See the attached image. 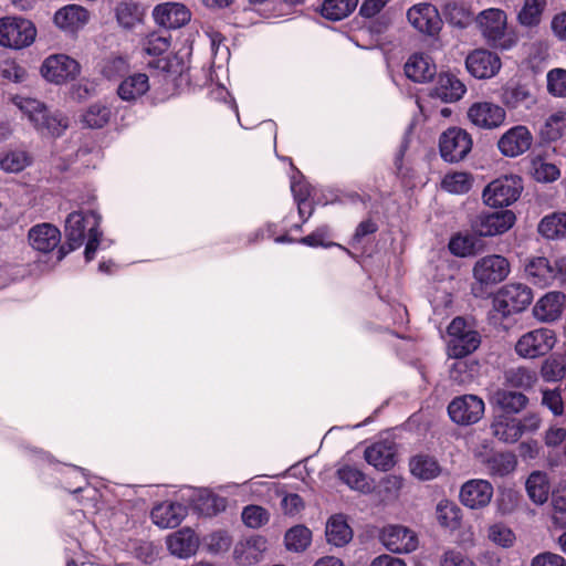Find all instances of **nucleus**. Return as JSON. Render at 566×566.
Here are the masks:
<instances>
[{"mask_svg":"<svg viewBox=\"0 0 566 566\" xmlns=\"http://www.w3.org/2000/svg\"><path fill=\"white\" fill-rule=\"evenodd\" d=\"M101 217L94 211H73L65 220L66 244L57 251V260L82 247L87 238L84 255L87 262L92 261L99 245L102 232L99 231Z\"/></svg>","mask_w":566,"mask_h":566,"instance_id":"1","label":"nucleus"},{"mask_svg":"<svg viewBox=\"0 0 566 566\" xmlns=\"http://www.w3.org/2000/svg\"><path fill=\"white\" fill-rule=\"evenodd\" d=\"M13 104L42 134L60 136L69 126V120L60 113H50L46 106L34 98L14 96Z\"/></svg>","mask_w":566,"mask_h":566,"instance_id":"2","label":"nucleus"},{"mask_svg":"<svg viewBox=\"0 0 566 566\" xmlns=\"http://www.w3.org/2000/svg\"><path fill=\"white\" fill-rule=\"evenodd\" d=\"M476 24L489 46L510 50L516 44L515 34L507 30V17L503 10L496 8L483 10L476 17Z\"/></svg>","mask_w":566,"mask_h":566,"instance_id":"3","label":"nucleus"},{"mask_svg":"<svg viewBox=\"0 0 566 566\" xmlns=\"http://www.w3.org/2000/svg\"><path fill=\"white\" fill-rule=\"evenodd\" d=\"M448 352L453 358H464L481 344L480 333L463 317H455L448 326Z\"/></svg>","mask_w":566,"mask_h":566,"instance_id":"4","label":"nucleus"},{"mask_svg":"<svg viewBox=\"0 0 566 566\" xmlns=\"http://www.w3.org/2000/svg\"><path fill=\"white\" fill-rule=\"evenodd\" d=\"M523 191V182L518 176L505 175L491 181L483 190V201L490 207H509Z\"/></svg>","mask_w":566,"mask_h":566,"instance_id":"5","label":"nucleus"},{"mask_svg":"<svg viewBox=\"0 0 566 566\" xmlns=\"http://www.w3.org/2000/svg\"><path fill=\"white\" fill-rule=\"evenodd\" d=\"M36 30L30 20L15 17L0 19V45L22 49L33 43Z\"/></svg>","mask_w":566,"mask_h":566,"instance_id":"6","label":"nucleus"},{"mask_svg":"<svg viewBox=\"0 0 566 566\" xmlns=\"http://www.w3.org/2000/svg\"><path fill=\"white\" fill-rule=\"evenodd\" d=\"M556 344L555 332L547 327L535 328L523 334L515 344L517 356L535 359L547 355Z\"/></svg>","mask_w":566,"mask_h":566,"instance_id":"7","label":"nucleus"},{"mask_svg":"<svg viewBox=\"0 0 566 566\" xmlns=\"http://www.w3.org/2000/svg\"><path fill=\"white\" fill-rule=\"evenodd\" d=\"M533 301L531 287L523 283L503 285L494 297V308L503 316L524 311Z\"/></svg>","mask_w":566,"mask_h":566,"instance_id":"8","label":"nucleus"},{"mask_svg":"<svg viewBox=\"0 0 566 566\" xmlns=\"http://www.w3.org/2000/svg\"><path fill=\"white\" fill-rule=\"evenodd\" d=\"M427 83H430V87H427L429 96L446 103L460 101L467 92V86L454 74L449 72H442L438 75L431 74L428 61Z\"/></svg>","mask_w":566,"mask_h":566,"instance_id":"9","label":"nucleus"},{"mask_svg":"<svg viewBox=\"0 0 566 566\" xmlns=\"http://www.w3.org/2000/svg\"><path fill=\"white\" fill-rule=\"evenodd\" d=\"M511 272L509 260L500 254L480 258L473 266L474 280L482 286H493L503 282Z\"/></svg>","mask_w":566,"mask_h":566,"instance_id":"10","label":"nucleus"},{"mask_svg":"<svg viewBox=\"0 0 566 566\" xmlns=\"http://www.w3.org/2000/svg\"><path fill=\"white\" fill-rule=\"evenodd\" d=\"M470 134L460 127H450L439 138V150L442 159L448 163L463 160L472 149Z\"/></svg>","mask_w":566,"mask_h":566,"instance_id":"11","label":"nucleus"},{"mask_svg":"<svg viewBox=\"0 0 566 566\" xmlns=\"http://www.w3.org/2000/svg\"><path fill=\"white\" fill-rule=\"evenodd\" d=\"M485 405L476 395H462L453 398L448 406L450 419L459 426L479 422L484 415Z\"/></svg>","mask_w":566,"mask_h":566,"instance_id":"12","label":"nucleus"},{"mask_svg":"<svg viewBox=\"0 0 566 566\" xmlns=\"http://www.w3.org/2000/svg\"><path fill=\"white\" fill-rule=\"evenodd\" d=\"M81 72L80 63L65 54L48 56L41 65L42 76L51 83L73 81Z\"/></svg>","mask_w":566,"mask_h":566,"instance_id":"13","label":"nucleus"},{"mask_svg":"<svg viewBox=\"0 0 566 566\" xmlns=\"http://www.w3.org/2000/svg\"><path fill=\"white\" fill-rule=\"evenodd\" d=\"M515 219L511 210L482 212L473 220L472 229L480 237H494L510 230Z\"/></svg>","mask_w":566,"mask_h":566,"instance_id":"14","label":"nucleus"},{"mask_svg":"<svg viewBox=\"0 0 566 566\" xmlns=\"http://www.w3.org/2000/svg\"><path fill=\"white\" fill-rule=\"evenodd\" d=\"M493 494V485L488 480L470 479L461 485L459 500L470 510H482L491 503Z\"/></svg>","mask_w":566,"mask_h":566,"instance_id":"15","label":"nucleus"},{"mask_svg":"<svg viewBox=\"0 0 566 566\" xmlns=\"http://www.w3.org/2000/svg\"><path fill=\"white\" fill-rule=\"evenodd\" d=\"M381 544L390 552L403 554L412 552L418 546L413 531L402 525H387L379 535Z\"/></svg>","mask_w":566,"mask_h":566,"instance_id":"16","label":"nucleus"},{"mask_svg":"<svg viewBox=\"0 0 566 566\" xmlns=\"http://www.w3.org/2000/svg\"><path fill=\"white\" fill-rule=\"evenodd\" d=\"M468 72L475 78H491L501 70V59L496 53L479 49L471 52L465 59Z\"/></svg>","mask_w":566,"mask_h":566,"instance_id":"17","label":"nucleus"},{"mask_svg":"<svg viewBox=\"0 0 566 566\" xmlns=\"http://www.w3.org/2000/svg\"><path fill=\"white\" fill-rule=\"evenodd\" d=\"M506 117L504 108L490 102L473 103L468 109L469 120L476 127L493 129L500 127Z\"/></svg>","mask_w":566,"mask_h":566,"instance_id":"18","label":"nucleus"},{"mask_svg":"<svg viewBox=\"0 0 566 566\" xmlns=\"http://www.w3.org/2000/svg\"><path fill=\"white\" fill-rule=\"evenodd\" d=\"M533 143L528 128L517 125L510 128L497 142L500 151L506 157H517L527 151Z\"/></svg>","mask_w":566,"mask_h":566,"instance_id":"19","label":"nucleus"},{"mask_svg":"<svg viewBox=\"0 0 566 566\" xmlns=\"http://www.w3.org/2000/svg\"><path fill=\"white\" fill-rule=\"evenodd\" d=\"M153 17L159 25L167 29H178L190 21V11L179 2H167L155 7Z\"/></svg>","mask_w":566,"mask_h":566,"instance_id":"20","label":"nucleus"},{"mask_svg":"<svg viewBox=\"0 0 566 566\" xmlns=\"http://www.w3.org/2000/svg\"><path fill=\"white\" fill-rule=\"evenodd\" d=\"M268 541L261 535L242 538L234 545L233 558L239 565H253L263 558Z\"/></svg>","mask_w":566,"mask_h":566,"instance_id":"21","label":"nucleus"},{"mask_svg":"<svg viewBox=\"0 0 566 566\" xmlns=\"http://www.w3.org/2000/svg\"><path fill=\"white\" fill-rule=\"evenodd\" d=\"M396 444L392 441H378L366 448L365 460L380 471H388L396 464Z\"/></svg>","mask_w":566,"mask_h":566,"instance_id":"22","label":"nucleus"},{"mask_svg":"<svg viewBox=\"0 0 566 566\" xmlns=\"http://www.w3.org/2000/svg\"><path fill=\"white\" fill-rule=\"evenodd\" d=\"M166 544L171 555L188 558L199 547V537L189 527H184L167 536Z\"/></svg>","mask_w":566,"mask_h":566,"instance_id":"23","label":"nucleus"},{"mask_svg":"<svg viewBox=\"0 0 566 566\" xmlns=\"http://www.w3.org/2000/svg\"><path fill=\"white\" fill-rule=\"evenodd\" d=\"M28 238L33 249L48 253L57 247L61 233L56 227L50 223H42L32 227L29 230Z\"/></svg>","mask_w":566,"mask_h":566,"instance_id":"24","label":"nucleus"},{"mask_svg":"<svg viewBox=\"0 0 566 566\" xmlns=\"http://www.w3.org/2000/svg\"><path fill=\"white\" fill-rule=\"evenodd\" d=\"M565 295L560 292H549L541 297L533 307L534 316L542 322H554L563 313Z\"/></svg>","mask_w":566,"mask_h":566,"instance_id":"25","label":"nucleus"},{"mask_svg":"<svg viewBox=\"0 0 566 566\" xmlns=\"http://www.w3.org/2000/svg\"><path fill=\"white\" fill-rule=\"evenodd\" d=\"M90 19L87 10L76 4L66 6L54 14V23L61 30L75 32L83 28Z\"/></svg>","mask_w":566,"mask_h":566,"instance_id":"26","label":"nucleus"},{"mask_svg":"<svg viewBox=\"0 0 566 566\" xmlns=\"http://www.w3.org/2000/svg\"><path fill=\"white\" fill-rule=\"evenodd\" d=\"M187 515V509L180 503H161L153 509L151 518L161 528L178 526Z\"/></svg>","mask_w":566,"mask_h":566,"instance_id":"27","label":"nucleus"},{"mask_svg":"<svg viewBox=\"0 0 566 566\" xmlns=\"http://www.w3.org/2000/svg\"><path fill=\"white\" fill-rule=\"evenodd\" d=\"M492 434L505 443H514L521 438L518 419L511 415L500 413L491 423Z\"/></svg>","mask_w":566,"mask_h":566,"instance_id":"28","label":"nucleus"},{"mask_svg":"<svg viewBox=\"0 0 566 566\" xmlns=\"http://www.w3.org/2000/svg\"><path fill=\"white\" fill-rule=\"evenodd\" d=\"M149 91V78L144 73H135L125 77L117 87L118 96L126 102H133Z\"/></svg>","mask_w":566,"mask_h":566,"instance_id":"29","label":"nucleus"},{"mask_svg":"<svg viewBox=\"0 0 566 566\" xmlns=\"http://www.w3.org/2000/svg\"><path fill=\"white\" fill-rule=\"evenodd\" d=\"M325 535L329 544L342 547L353 538V531L343 514H335L326 523Z\"/></svg>","mask_w":566,"mask_h":566,"instance_id":"30","label":"nucleus"},{"mask_svg":"<svg viewBox=\"0 0 566 566\" xmlns=\"http://www.w3.org/2000/svg\"><path fill=\"white\" fill-rule=\"evenodd\" d=\"M525 273L533 284L539 286L549 285L555 279V270L544 256L531 259L525 265Z\"/></svg>","mask_w":566,"mask_h":566,"instance_id":"31","label":"nucleus"},{"mask_svg":"<svg viewBox=\"0 0 566 566\" xmlns=\"http://www.w3.org/2000/svg\"><path fill=\"white\" fill-rule=\"evenodd\" d=\"M436 517L441 527L455 531L461 526L462 511L453 501L443 499L437 504Z\"/></svg>","mask_w":566,"mask_h":566,"instance_id":"32","label":"nucleus"},{"mask_svg":"<svg viewBox=\"0 0 566 566\" xmlns=\"http://www.w3.org/2000/svg\"><path fill=\"white\" fill-rule=\"evenodd\" d=\"M502 102L509 108H531L535 103V97L524 85H509L503 88Z\"/></svg>","mask_w":566,"mask_h":566,"instance_id":"33","label":"nucleus"},{"mask_svg":"<svg viewBox=\"0 0 566 566\" xmlns=\"http://www.w3.org/2000/svg\"><path fill=\"white\" fill-rule=\"evenodd\" d=\"M484 464L490 475L502 478L515 470L517 461L512 452H499L488 457Z\"/></svg>","mask_w":566,"mask_h":566,"instance_id":"34","label":"nucleus"},{"mask_svg":"<svg viewBox=\"0 0 566 566\" xmlns=\"http://www.w3.org/2000/svg\"><path fill=\"white\" fill-rule=\"evenodd\" d=\"M494 401L502 409V413L512 415L523 410L528 399L522 392L500 389L494 394Z\"/></svg>","mask_w":566,"mask_h":566,"instance_id":"35","label":"nucleus"},{"mask_svg":"<svg viewBox=\"0 0 566 566\" xmlns=\"http://www.w3.org/2000/svg\"><path fill=\"white\" fill-rule=\"evenodd\" d=\"M114 11L117 23L124 29H133L144 17L143 8L134 1H122Z\"/></svg>","mask_w":566,"mask_h":566,"instance_id":"36","label":"nucleus"},{"mask_svg":"<svg viewBox=\"0 0 566 566\" xmlns=\"http://www.w3.org/2000/svg\"><path fill=\"white\" fill-rule=\"evenodd\" d=\"M538 232L546 239L566 237V212H553L544 217L538 224Z\"/></svg>","mask_w":566,"mask_h":566,"instance_id":"37","label":"nucleus"},{"mask_svg":"<svg viewBox=\"0 0 566 566\" xmlns=\"http://www.w3.org/2000/svg\"><path fill=\"white\" fill-rule=\"evenodd\" d=\"M526 491L534 503H545L549 494V481L547 475L539 471L531 473L526 480Z\"/></svg>","mask_w":566,"mask_h":566,"instance_id":"38","label":"nucleus"},{"mask_svg":"<svg viewBox=\"0 0 566 566\" xmlns=\"http://www.w3.org/2000/svg\"><path fill=\"white\" fill-rule=\"evenodd\" d=\"M312 542V532L304 525H296L286 531L284 544L287 551L304 552Z\"/></svg>","mask_w":566,"mask_h":566,"instance_id":"39","label":"nucleus"},{"mask_svg":"<svg viewBox=\"0 0 566 566\" xmlns=\"http://www.w3.org/2000/svg\"><path fill=\"white\" fill-rule=\"evenodd\" d=\"M358 0H325L322 15L332 21L347 18L357 7Z\"/></svg>","mask_w":566,"mask_h":566,"instance_id":"40","label":"nucleus"},{"mask_svg":"<svg viewBox=\"0 0 566 566\" xmlns=\"http://www.w3.org/2000/svg\"><path fill=\"white\" fill-rule=\"evenodd\" d=\"M337 475L346 485L352 490L359 491L361 493H368L370 491V484L364 472L352 465H343L337 470Z\"/></svg>","mask_w":566,"mask_h":566,"instance_id":"41","label":"nucleus"},{"mask_svg":"<svg viewBox=\"0 0 566 566\" xmlns=\"http://www.w3.org/2000/svg\"><path fill=\"white\" fill-rule=\"evenodd\" d=\"M505 384L513 388L530 389L537 380L536 373L526 367H513L504 374Z\"/></svg>","mask_w":566,"mask_h":566,"instance_id":"42","label":"nucleus"},{"mask_svg":"<svg viewBox=\"0 0 566 566\" xmlns=\"http://www.w3.org/2000/svg\"><path fill=\"white\" fill-rule=\"evenodd\" d=\"M479 249V240L470 233H458L453 235L449 242L450 252L460 258L470 256L476 253Z\"/></svg>","mask_w":566,"mask_h":566,"instance_id":"43","label":"nucleus"},{"mask_svg":"<svg viewBox=\"0 0 566 566\" xmlns=\"http://www.w3.org/2000/svg\"><path fill=\"white\" fill-rule=\"evenodd\" d=\"M476 373V364L463 358H457L450 366L449 377L453 384L465 386L473 381Z\"/></svg>","mask_w":566,"mask_h":566,"instance_id":"44","label":"nucleus"},{"mask_svg":"<svg viewBox=\"0 0 566 566\" xmlns=\"http://www.w3.org/2000/svg\"><path fill=\"white\" fill-rule=\"evenodd\" d=\"M111 115L108 106L95 103L83 113L82 122L88 128H102L109 122Z\"/></svg>","mask_w":566,"mask_h":566,"instance_id":"45","label":"nucleus"},{"mask_svg":"<svg viewBox=\"0 0 566 566\" xmlns=\"http://www.w3.org/2000/svg\"><path fill=\"white\" fill-rule=\"evenodd\" d=\"M472 178L467 172H452L446 175L441 180V188L449 193L463 195L470 191Z\"/></svg>","mask_w":566,"mask_h":566,"instance_id":"46","label":"nucleus"},{"mask_svg":"<svg viewBox=\"0 0 566 566\" xmlns=\"http://www.w3.org/2000/svg\"><path fill=\"white\" fill-rule=\"evenodd\" d=\"M546 7V0H525L518 12V22L524 27L537 25Z\"/></svg>","mask_w":566,"mask_h":566,"instance_id":"47","label":"nucleus"},{"mask_svg":"<svg viewBox=\"0 0 566 566\" xmlns=\"http://www.w3.org/2000/svg\"><path fill=\"white\" fill-rule=\"evenodd\" d=\"M129 72V63L126 57L111 55L101 63V74L107 80H117Z\"/></svg>","mask_w":566,"mask_h":566,"instance_id":"48","label":"nucleus"},{"mask_svg":"<svg viewBox=\"0 0 566 566\" xmlns=\"http://www.w3.org/2000/svg\"><path fill=\"white\" fill-rule=\"evenodd\" d=\"M566 132V112L557 111L551 114L542 128L545 139L554 142L559 139Z\"/></svg>","mask_w":566,"mask_h":566,"instance_id":"49","label":"nucleus"},{"mask_svg":"<svg viewBox=\"0 0 566 566\" xmlns=\"http://www.w3.org/2000/svg\"><path fill=\"white\" fill-rule=\"evenodd\" d=\"M242 522L250 528H260L270 521V513L260 505H248L241 514Z\"/></svg>","mask_w":566,"mask_h":566,"instance_id":"50","label":"nucleus"},{"mask_svg":"<svg viewBox=\"0 0 566 566\" xmlns=\"http://www.w3.org/2000/svg\"><path fill=\"white\" fill-rule=\"evenodd\" d=\"M552 503L554 507V523L566 527V484L559 485L552 491Z\"/></svg>","mask_w":566,"mask_h":566,"instance_id":"51","label":"nucleus"},{"mask_svg":"<svg viewBox=\"0 0 566 566\" xmlns=\"http://www.w3.org/2000/svg\"><path fill=\"white\" fill-rule=\"evenodd\" d=\"M547 91L555 97H566V70L553 69L546 75Z\"/></svg>","mask_w":566,"mask_h":566,"instance_id":"52","label":"nucleus"},{"mask_svg":"<svg viewBox=\"0 0 566 566\" xmlns=\"http://www.w3.org/2000/svg\"><path fill=\"white\" fill-rule=\"evenodd\" d=\"M406 76L415 83L424 81V57L422 53L412 54L405 64Z\"/></svg>","mask_w":566,"mask_h":566,"instance_id":"53","label":"nucleus"},{"mask_svg":"<svg viewBox=\"0 0 566 566\" xmlns=\"http://www.w3.org/2000/svg\"><path fill=\"white\" fill-rule=\"evenodd\" d=\"M533 168V176L539 182H552L560 176L559 168L556 165L544 160H535Z\"/></svg>","mask_w":566,"mask_h":566,"instance_id":"54","label":"nucleus"},{"mask_svg":"<svg viewBox=\"0 0 566 566\" xmlns=\"http://www.w3.org/2000/svg\"><path fill=\"white\" fill-rule=\"evenodd\" d=\"M29 165V156L25 151H11L1 160L0 166L8 172H19Z\"/></svg>","mask_w":566,"mask_h":566,"instance_id":"55","label":"nucleus"},{"mask_svg":"<svg viewBox=\"0 0 566 566\" xmlns=\"http://www.w3.org/2000/svg\"><path fill=\"white\" fill-rule=\"evenodd\" d=\"M206 541L208 549L214 554L228 551L232 543L231 536L223 530L211 533Z\"/></svg>","mask_w":566,"mask_h":566,"instance_id":"56","label":"nucleus"},{"mask_svg":"<svg viewBox=\"0 0 566 566\" xmlns=\"http://www.w3.org/2000/svg\"><path fill=\"white\" fill-rule=\"evenodd\" d=\"M489 538L502 547H510L513 545L515 536L507 526L494 524L489 530Z\"/></svg>","mask_w":566,"mask_h":566,"instance_id":"57","label":"nucleus"},{"mask_svg":"<svg viewBox=\"0 0 566 566\" xmlns=\"http://www.w3.org/2000/svg\"><path fill=\"white\" fill-rule=\"evenodd\" d=\"M440 566H475V564L460 551L449 548L442 554Z\"/></svg>","mask_w":566,"mask_h":566,"instance_id":"58","label":"nucleus"},{"mask_svg":"<svg viewBox=\"0 0 566 566\" xmlns=\"http://www.w3.org/2000/svg\"><path fill=\"white\" fill-rule=\"evenodd\" d=\"M542 371L547 381H557L566 376V366L563 361L553 359L544 364Z\"/></svg>","mask_w":566,"mask_h":566,"instance_id":"59","label":"nucleus"},{"mask_svg":"<svg viewBox=\"0 0 566 566\" xmlns=\"http://www.w3.org/2000/svg\"><path fill=\"white\" fill-rule=\"evenodd\" d=\"M281 507L285 515L295 516L304 510L305 503L298 494L290 493L283 496Z\"/></svg>","mask_w":566,"mask_h":566,"instance_id":"60","label":"nucleus"},{"mask_svg":"<svg viewBox=\"0 0 566 566\" xmlns=\"http://www.w3.org/2000/svg\"><path fill=\"white\" fill-rule=\"evenodd\" d=\"M0 75L10 82H21L24 78L25 71L14 62L6 61L0 64Z\"/></svg>","mask_w":566,"mask_h":566,"instance_id":"61","label":"nucleus"},{"mask_svg":"<svg viewBox=\"0 0 566 566\" xmlns=\"http://www.w3.org/2000/svg\"><path fill=\"white\" fill-rule=\"evenodd\" d=\"M408 22L419 32L424 31V4L417 3L407 11Z\"/></svg>","mask_w":566,"mask_h":566,"instance_id":"62","label":"nucleus"},{"mask_svg":"<svg viewBox=\"0 0 566 566\" xmlns=\"http://www.w3.org/2000/svg\"><path fill=\"white\" fill-rule=\"evenodd\" d=\"M169 41L163 36H155L148 39L144 50L149 55H159L169 49Z\"/></svg>","mask_w":566,"mask_h":566,"instance_id":"63","label":"nucleus"},{"mask_svg":"<svg viewBox=\"0 0 566 566\" xmlns=\"http://www.w3.org/2000/svg\"><path fill=\"white\" fill-rule=\"evenodd\" d=\"M531 566H566V560L557 554L546 552L535 556Z\"/></svg>","mask_w":566,"mask_h":566,"instance_id":"64","label":"nucleus"}]
</instances>
